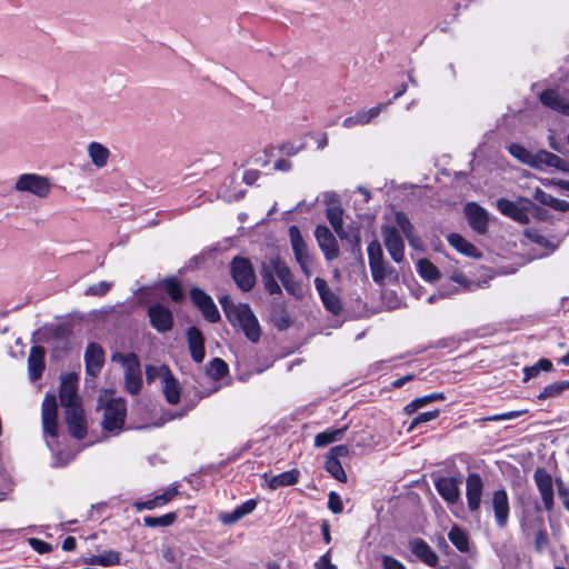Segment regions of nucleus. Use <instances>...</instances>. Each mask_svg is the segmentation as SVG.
Returning <instances> with one entry per match:
<instances>
[{"label":"nucleus","instance_id":"23","mask_svg":"<svg viewBox=\"0 0 569 569\" xmlns=\"http://www.w3.org/2000/svg\"><path fill=\"white\" fill-rule=\"evenodd\" d=\"M540 101L543 106L569 116V100L563 98L559 92L555 90H546L540 94Z\"/></svg>","mask_w":569,"mask_h":569},{"label":"nucleus","instance_id":"52","mask_svg":"<svg viewBox=\"0 0 569 569\" xmlns=\"http://www.w3.org/2000/svg\"><path fill=\"white\" fill-rule=\"evenodd\" d=\"M112 287L111 282L100 281L98 283L91 284L86 289L87 296H104Z\"/></svg>","mask_w":569,"mask_h":569},{"label":"nucleus","instance_id":"39","mask_svg":"<svg viewBox=\"0 0 569 569\" xmlns=\"http://www.w3.org/2000/svg\"><path fill=\"white\" fill-rule=\"evenodd\" d=\"M417 271L427 281H436L440 278L439 269L428 259H420L417 262Z\"/></svg>","mask_w":569,"mask_h":569},{"label":"nucleus","instance_id":"58","mask_svg":"<svg viewBox=\"0 0 569 569\" xmlns=\"http://www.w3.org/2000/svg\"><path fill=\"white\" fill-rule=\"evenodd\" d=\"M316 569H338L336 565L331 562V550H328L327 553L321 556L315 562Z\"/></svg>","mask_w":569,"mask_h":569},{"label":"nucleus","instance_id":"35","mask_svg":"<svg viewBox=\"0 0 569 569\" xmlns=\"http://www.w3.org/2000/svg\"><path fill=\"white\" fill-rule=\"evenodd\" d=\"M535 199L538 200L540 203L551 207L552 209L566 212L569 210V202L562 199H557L552 197L551 194L545 192L541 189H536L535 191Z\"/></svg>","mask_w":569,"mask_h":569},{"label":"nucleus","instance_id":"37","mask_svg":"<svg viewBox=\"0 0 569 569\" xmlns=\"http://www.w3.org/2000/svg\"><path fill=\"white\" fill-rule=\"evenodd\" d=\"M448 539L460 552L469 551V537L460 527L453 526L448 533Z\"/></svg>","mask_w":569,"mask_h":569},{"label":"nucleus","instance_id":"25","mask_svg":"<svg viewBox=\"0 0 569 569\" xmlns=\"http://www.w3.org/2000/svg\"><path fill=\"white\" fill-rule=\"evenodd\" d=\"M410 550L419 558L422 562L429 567H436L438 562V556L429 547V545L422 539H415L410 542Z\"/></svg>","mask_w":569,"mask_h":569},{"label":"nucleus","instance_id":"34","mask_svg":"<svg viewBox=\"0 0 569 569\" xmlns=\"http://www.w3.org/2000/svg\"><path fill=\"white\" fill-rule=\"evenodd\" d=\"M88 156L97 168H103L110 158V151L100 142H90L88 144Z\"/></svg>","mask_w":569,"mask_h":569},{"label":"nucleus","instance_id":"4","mask_svg":"<svg viewBox=\"0 0 569 569\" xmlns=\"http://www.w3.org/2000/svg\"><path fill=\"white\" fill-rule=\"evenodd\" d=\"M112 361L119 362L123 369L126 389L132 395L140 391L142 380L140 362L133 353H114Z\"/></svg>","mask_w":569,"mask_h":569},{"label":"nucleus","instance_id":"54","mask_svg":"<svg viewBox=\"0 0 569 569\" xmlns=\"http://www.w3.org/2000/svg\"><path fill=\"white\" fill-rule=\"evenodd\" d=\"M202 316L210 322L220 320V313L213 300L209 301L201 309Z\"/></svg>","mask_w":569,"mask_h":569},{"label":"nucleus","instance_id":"20","mask_svg":"<svg viewBox=\"0 0 569 569\" xmlns=\"http://www.w3.org/2000/svg\"><path fill=\"white\" fill-rule=\"evenodd\" d=\"M395 221L401 233L407 238L409 246L417 251H423V242L421 238L415 233V228L408 217L403 212H397Z\"/></svg>","mask_w":569,"mask_h":569},{"label":"nucleus","instance_id":"38","mask_svg":"<svg viewBox=\"0 0 569 569\" xmlns=\"http://www.w3.org/2000/svg\"><path fill=\"white\" fill-rule=\"evenodd\" d=\"M347 430V426L339 429L326 430L316 435L315 437V446L316 447H326L332 442L340 440L343 433Z\"/></svg>","mask_w":569,"mask_h":569},{"label":"nucleus","instance_id":"30","mask_svg":"<svg viewBox=\"0 0 569 569\" xmlns=\"http://www.w3.org/2000/svg\"><path fill=\"white\" fill-rule=\"evenodd\" d=\"M178 495L176 487L167 488L163 493L156 496L153 499L147 501H139L134 503L137 511L151 510L153 508L166 505Z\"/></svg>","mask_w":569,"mask_h":569},{"label":"nucleus","instance_id":"60","mask_svg":"<svg viewBox=\"0 0 569 569\" xmlns=\"http://www.w3.org/2000/svg\"><path fill=\"white\" fill-rule=\"evenodd\" d=\"M556 486L562 503H569V489L565 486L563 481L561 479H556Z\"/></svg>","mask_w":569,"mask_h":569},{"label":"nucleus","instance_id":"55","mask_svg":"<svg viewBox=\"0 0 569 569\" xmlns=\"http://www.w3.org/2000/svg\"><path fill=\"white\" fill-rule=\"evenodd\" d=\"M190 298L199 309L212 300L210 296L198 288H194L190 291Z\"/></svg>","mask_w":569,"mask_h":569},{"label":"nucleus","instance_id":"61","mask_svg":"<svg viewBox=\"0 0 569 569\" xmlns=\"http://www.w3.org/2000/svg\"><path fill=\"white\" fill-rule=\"evenodd\" d=\"M178 556L179 551L173 548L167 547L166 549L162 550V557L167 562L176 563L179 559Z\"/></svg>","mask_w":569,"mask_h":569},{"label":"nucleus","instance_id":"50","mask_svg":"<svg viewBox=\"0 0 569 569\" xmlns=\"http://www.w3.org/2000/svg\"><path fill=\"white\" fill-rule=\"evenodd\" d=\"M227 370H228V367H227L226 362L219 358H214L209 365L208 373L212 378L219 379L226 375Z\"/></svg>","mask_w":569,"mask_h":569},{"label":"nucleus","instance_id":"31","mask_svg":"<svg viewBox=\"0 0 569 569\" xmlns=\"http://www.w3.org/2000/svg\"><path fill=\"white\" fill-rule=\"evenodd\" d=\"M447 240L458 252L467 257L476 259L481 257V252L471 242L458 233H450L447 237Z\"/></svg>","mask_w":569,"mask_h":569},{"label":"nucleus","instance_id":"45","mask_svg":"<svg viewBox=\"0 0 569 569\" xmlns=\"http://www.w3.org/2000/svg\"><path fill=\"white\" fill-rule=\"evenodd\" d=\"M569 389V381H560L547 385L538 396L539 399H547L561 395L565 390Z\"/></svg>","mask_w":569,"mask_h":569},{"label":"nucleus","instance_id":"12","mask_svg":"<svg viewBox=\"0 0 569 569\" xmlns=\"http://www.w3.org/2000/svg\"><path fill=\"white\" fill-rule=\"evenodd\" d=\"M148 316L151 326L159 332L169 331L173 325V317L170 309L161 303L149 307Z\"/></svg>","mask_w":569,"mask_h":569},{"label":"nucleus","instance_id":"17","mask_svg":"<svg viewBox=\"0 0 569 569\" xmlns=\"http://www.w3.org/2000/svg\"><path fill=\"white\" fill-rule=\"evenodd\" d=\"M64 410V420L70 433L78 439L83 438L86 435V420L81 405Z\"/></svg>","mask_w":569,"mask_h":569},{"label":"nucleus","instance_id":"11","mask_svg":"<svg viewBox=\"0 0 569 569\" xmlns=\"http://www.w3.org/2000/svg\"><path fill=\"white\" fill-rule=\"evenodd\" d=\"M58 406L54 395H47L42 402V427L43 431L51 437L58 431Z\"/></svg>","mask_w":569,"mask_h":569},{"label":"nucleus","instance_id":"47","mask_svg":"<svg viewBox=\"0 0 569 569\" xmlns=\"http://www.w3.org/2000/svg\"><path fill=\"white\" fill-rule=\"evenodd\" d=\"M170 369L167 366H147L146 378L148 382H152L157 378L161 381L170 373Z\"/></svg>","mask_w":569,"mask_h":569},{"label":"nucleus","instance_id":"48","mask_svg":"<svg viewBox=\"0 0 569 569\" xmlns=\"http://www.w3.org/2000/svg\"><path fill=\"white\" fill-rule=\"evenodd\" d=\"M289 236H290V241H291L293 253L308 250L298 227H296V226L290 227Z\"/></svg>","mask_w":569,"mask_h":569},{"label":"nucleus","instance_id":"22","mask_svg":"<svg viewBox=\"0 0 569 569\" xmlns=\"http://www.w3.org/2000/svg\"><path fill=\"white\" fill-rule=\"evenodd\" d=\"M84 360L87 373L93 377L97 376L103 365L102 349L96 343H90L87 347Z\"/></svg>","mask_w":569,"mask_h":569},{"label":"nucleus","instance_id":"6","mask_svg":"<svg viewBox=\"0 0 569 569\" xmlns=\"http://www.w3.org/2000/svg\"><path fill=\"white\" fill-rule=\"evenodd\" d=\"M231 276L237 286L243 290L249 291L256 283V274L251 262L242 257L233 258L231 262Z\"/></svg>","mask_w":569,"mask_h":569},{"label":"nucleus","instance_id":"10","mask_svg":"<svg viewBox=\"0 0 569 569\" xmlns=\"http://www.w3.org/2000/svg\"><path fill=\"white\" fill-rule=\"evenodd\" d=\"M533 480L541 496L545 509L547 511L552 510L555 506L552 477L545 469L538 468L533 473Z\"/></svg>","mask_w":569,"mask_h":569},{"label":"nucleus","instance_id":"57","mask_svg":"<svg viewBox=\"0 0 569 569\" xmlns=\"http://www.w3.org/2000/svg\"><path fill=\"white\" fill-rule=\"evenodd\" d=\"M328 507L333 513H340L343 509L340 496L333 491L329 493Z\"/></svg>","mask_w":569,"mask_h":569},{"label":"nucleus","instance_id":"41","mask_svg":"<svg viewBox=\"0 0 569 569\" xmlns=\"http://www.w3.org/2000/svg\"><path fill=\"white\" fill-rule=\"evenodd\" d=\"M508 151L513 158L523 164L532 167L535 163V153L530 152L519 143H510L508 146Z\"/></svg>","mask_w":569,"mask_h":569},{"label":"nucleus","instance_id":"56","mask_svg":"<svg viewBox=\"0 0 569 569\" xmlns=\"http://www.w3.org/2000/svg\"><path fill=\"white\" fill-rule=\"evenodd\" d=\"M526 410H516V411H508L500 415H493L483 418V421H502V420H512L518 417H520L522 413H525Z\"/></svg>","mask_w":569,"mask_h":569},{"label":"nucleus","instance_id":"2","mask_svg":"<svg viewBox=\"0 0 569 569\" xmlns=\"http://www.w3.org/2000/svg\"><path fill=\"white\" fill-rule=\"evenodd\" d=\"M219 302L232 326L239 327L251 342L260 339L261 329L258 319L247 303L236 305L227 295L221 296Z\"/></svg>","mask_w":569,"mask_h":569},{"label":"nucleus","instance_id":"43","mask_svg":"<svg viewBox=\"0 0 569 569\" xmlns=\"http://www.w3.org/2000/svg\"><path fill=\"white\" fill-rule=\"evenodd\" d=\"M89 562L92 565H100V566H113V565H118L120 562V555L117 551L109 550V551H104L101 555L91 557Z\"/></svg>","mask_w":569,"mask_h":569},{"label":"nucleus","instance_id":"19","mask_svg":"<svg viewBox=\"0 0 569 569\" xmlns=\"http://www.w3.org/2000/svg\"><path fill=\"white\" fill-rule=\"evenodd\" d=\"M387 109V104H378L368 110H359L355 114L347 117L342 121L345 128H352L356 126H365L375 120L383 110Z\"/></svg>","mask_w":569,"mask_h":569},{"label":"nucleus","instance_id":"32","mask_svg":"<svg viewBox=\"0 0 569 569\" xmlns=\"http://www.w3.org/2000/svg\"><path fill=\"white\" fill-rule=\"evenodd\" d=\"M268 487L276 490L280 487L292 486L298 482L299 471L297 469L288 470L276 476L264 475Z\"/></svg>","mask_w":569,"mask_h":569},{"label":"nucleus","instance_id":"16","mask_svg":"<svg viewBox=\"0 0 569 569\" xmlns=\"http://www.w3.org/2000/svg\"><path fill=\"white\" fill-rule=\"evenodd\" d=\"M315 286L325 308L333 315L340 313L342 309L340 298L329 288L326 280L322 278H316Z\"/></svg>","mask_w":569,"mask_h":569},{"label":"nucleus","instance_id":"3","mask_svg":"<svg viewBox=\"0 0 569 569\" xmlns=\"http://www.w3.org/2000/svg\"><path fill=\"white\" fill-rule=\"evenodd\" d=\"M99 402L103 405L104 408L102 419L103 429L114 435L119 433L124 423L127 412L126 402L121 398H107V396L101 397Z\"/></svg>","mask_w":569,"mask_h":569},{"label":"nucleus","instance_id":"64","mask_svg":"<svg viewBox=\"0 0 569 569\" xmlns=\"http://www.w3.org/2000/svg\"><path fill=\"white\" fill-rule=\"evenodd\" d=\"M349 452L348 448L343 445L336 446L330 450V457H336L338 459L339 457H345Z\"/></svg>","mask_w":569,"mask_h":569},{"label":"nucleus","instance_id":"27","mask_svg":"<svg viewBox=\"0 0 569 569\" xmlns=\"http://www.w3.org/2000/svg\"><path fill=\"white\" fill-rule=\"evenodd\" d=\"M188 347L192 359L200 363L204 358L203 337L199 329L192 327L187 331Z\"/></svg>","mask_w":569,"mask_h":569},{"label":"nucleus","instance_id":"28","mask_svg":"<svg viewBox=\"0 0 569 569\" xmlns=\"http://www.w3.org/2000/svg\"><path fill=\"white\" fill-rule=\"evenodd\" d=\"M258 502L256 499H249L237 507L231 512H224L220 515V520L224 525H233L243 517L250 515L257 507Z\"/></svg>","mask_w":569,"mask_h":569},{"label":"nucleus","instance_id":"18","mask_svg":"<svg viewBox=\"0 0 569 569\" xmlns=\"http://www.w3.org/2000/svg\"><path fill=\"white\" fill-rule=\"evenodd\" d=\"M465 213L470 227L478 233H485L488 228L487 211L475 202H470L465 208Z\"/></svg>","mask_w":569,"mask_h":569},{"label":"nucleus","instance_id":"13","mask_svg":"<svg viewBox=\"0 0 569 569\" xmlns=\"http://www.w3.org/2000/svg\"><path fill=\"white\" fill-rule=\"evenodd\" d=\"M483 491V481L478 473H470L466 481V498L471 512L480 509Z\"/></svg>","mask_w":569,"mask_h":569},{"label":"nucleus","instance_id":"29","mask_svg":"<svg viewBox=\"0 0 569 569\" xmlns=\"http://www.w3.org/2000/svg\"><path fill=\"white\" fill-rule=\"evenodd\" d=\"M497 208L502 214L510 217L517 222L528 223L529 221L527 212L522 208H519L515 202L508 199L500 198L497 201Z\"/></svg>","mask_w":569,"mask_h":569},{"label":"nucleus","instance_id":"62","mask_svg":"<svg viewBox=\"0 0 569 569\" xmlns=\"http://www.w3.org/2000/svg\"><path fill=\"white\" fill-rule=\"evenodd\" d=\"M302 148H303L302 144L295 146L293 143L288 142V143L282 144L281 150L287 156H295L300 150H302Z\"/></svg>","mask_w":569,"mask_h":569},{"label":"nucleus","instance_id":"40","mask_svg":"<svg viewBox=\"0 0 569 569\" xmlns=\"http://www.w3.org/2000/svg\"><path fill=\"white\" fill-rule=\"evenodd\" d=\"M327 218L339 237H345L342 209L338 206H330L327 209Z\"/></svg>","mask_w":569,"mask_h":569},{"label":"nucleus","instance_id":"24","mask_svg":"<svg viewBox=\"0 0 569 569\" xmlns=\"http://www.w3.org/2000/svg\"><path fill=\"white\" fill-rule=\"evenodd\" d=\"M543 167L556 168L560 171L569 170L566 161L560 157L549 151L540 150L535 153V163L532 164V168L542 169Z\"/></svg>","mask_w":569,"mask_h":569},{"label":"nucleus","instance_id":"8","mask_svg":"<svg viewBox=\"0 0 569 569\" xmlns=\"http://www.w3.org/2000/svg\"><path fill=\"white\" fill-rule=\"evenodd\" d=\"M369 267L375 282L381 283L387 277V267L383 260L382 248L379 241L373 240L367 248Z\"/></svg>","mask_w":569,"mask_h":569},{"label":"nucleus","instance_id":"63","mask_svg":"<svg viewBox=\"0 0 569 569\" xmlns=\"http://www.w3.org/2000/svg\"><path fill=\"white\" fill-rule=\"evenodd\" d=\"M274 322L276 326L282 330L289 326L290 320L286 312H281L278 317H274Z\"/></svg>","mask_w":569,"mask_h":569},{"label":"nucleus","instance_id":"42","mask_svg":"<svg viewBox=\"0 0 569 569\" xmlns=\"http://www.w3.org/2000/svg\"><path fill=\"white\" fill-rule=\"evenodd\" d=\"M552 369V362L549 359H540L537 363L531 367H526L523 369V381H529L532 378H536L540 371H550Z\"/></svg>","mask_w":569,"mask_h":569},{"label":"nucleus","instance_id":"26","mask_svg":"<svg viewBox=\"0 0 569 569\" xmlns=\"http://www.w3.org/2000/svg\"><path fill=\"white\" fill-rule=\"evenodd\" d=\"M44 369V350L42 347L34 346L30 350L28 358V370L32 381L38 380Z\"/></svg>","mask_w":569,"mask_h":569},{"label":"nucleus","instance_id":"33","mask_svg":"<svg viewBox=\"0 0 569 569\" xmlns=\"http://www.w3.org/2000/svg\"><path fill=\"white\" fill-rule=\"evenodd\" d=\"M162 392L170 405H177L180 400L181 387L178 380L170 372L161 381Z\"/></svg>","mask_w":569,"mask_h":569},{"label":"nucleus","instance_id":"14","mask_svg":"<svg viewBox=\"0 0 569 569\" xmlns=\"http://www.w3.org/2000/svg\"><path fill=\"white\" fill-rule=\"evenodd\" d=\"M491 506L495 519L500 528H505L509 519V498L505 489H498L492 492Z\"/></svg>","mask_w":569,"mask_h":569},{"label":"nucleus","instance_id":"51","mask_svg":"<svg viewBox=\"0 0 569 569\" xmlns=\"http://www.w3.org/2000/svg\"><path fill=\"white\" fill-rule=\"evenodd\" d=\"M295 258H296L297 262L299 263L302 272L307 277H310L311 267H312V258L309 254L308 250L301 251V252L299 251V252L295 253Z\"/></svg>","mask_w":569,"mask_h":569},{"label":"nucleus","instance_id":"5","mask_svg":"<svg viewBox=\"0 0 569 569\" xmlns=\"http://www.w3.org/2000/svg\"><path fill=\"white\" fill-rule=\"evenodd\" d=\"M13 189L17 192H28L37 198L44 199L51 193L52 183L46 176L23 173L16 179Z\"/></svg>","mask_w":569,"mask_h":569},{"label":"nucleus","instance_id":"21","mask_svg":"<svg viewBox=\"0 0 569 569\" xmlns=\"http://www.w3.org/2000/svg\"><path fill=\"white\" fill-rule=\"evenodd\" d=\"M438 493L448 502L456 503L460 499L459 482L451 477H442L435 483Z\"/></svg>","mask_w":569,"mask_h":569},{"label":"nucleus","instance_id":"15","mask_svg":"<svg viewBox=\"0 0 569 569\" xmlns=\"http://www.w3.org/2000/svg\"><path fill=\"white\" fill-rule=\"evenodd\" d=\"M315 237L327 260H333L338 257V242L327 227L318 226L315 230Z\"/></svg>","mask_w":569,"mask_h":569},{"label":"nucleus","instance_id":"59","mask_svg":"<svg viewBox=\"0 0 569 569\" xmlns=\"http://www.w3.org/2000/svg\"><path fill=\"white\" fill-rule=\"evenodd\" d=\"M383 569H407L402 562L391 556L382 557Z\"/></svg>","mask_w":569,"mask_h":569},{"label":"nucleus","instance_id":"7","mask_svg":"<svg viewBox=\"0 0 569 569\" xmlns=\"http://www.w3.org/2000/svg\"><path fill=\"white\" fill-rule=\"evenodd\" d=\"M385 247L397 263H400L405 259V242L400 234V229L397 226L386 224L381 229Z\"/></svg>","mask_w":569,"mask_h":569},{"label":"nucleus","instance_id":"9","mask_svg":"<svg viewBox=\"0 0 569 569\" xmlns=\"http://www.w3.org/2000/svg\"><path fill=\"white\" fill-rule=\"evenodd\" d=\"M60 403L64 409L81 405L78 396V376L68 373L61 376Z\"/></svg>","mask_w":569,"mask_h":569},{"label":"nucleus","instance_id":"53","mask_svg":"<svg viewBox=\"0 0 569 569\" xmlns=\"http://www.w3.org/2000/svg\"><path fill=\"white\" fill-rule=\"evenodd\" d=\"M439 410L427 411L418 415L410 423L408 431H412L418 425L425 423L436 419L439 416Z\"/></svg>","mask_w":569,"mask_h":569},{"label":"nucleus","instance_id":"46","mask_svg":"<svg viewBox=\"0 0 569 569\" xmlns=\"http://www.w3.org/2000/svg\"><path fill=\"white\" fill-rule=\"evenodd\" d=\"M177 516L174 512H169L160 517H146L143 522L147 527H168L172 525Z\"/></svg>","mask_w":569,"mask_h":569},{"label":"nucleus","instance_id":"36","mask_svg":"<svg viewBox=\"0 0 569 569\" xmlns=\"http://www.w3.org/2000/svg\"><path fill=\"white\" fill-rule=\"evenodd\" d=\"M445 399H446V397L442 392H433V393L413 399L411 402L406 405V407L403 408V411L407 415H412L418 409L427 406L428 403H430L432 401L445 400Z\"/></svg>","mask_w":569,"mask_h":569},{"label":"nucleus","instance_id":"1","mask_svg":"<svg viewBox=\"0 0 569 569\" xmlns=\"http://www.w3.org/2000/svg\"><path fill=\"white\" fill-rule=\"evenodd\" d=\"M260 274L263 287L270 295H282V289L276 279L277 277L289 295L295 298H302L301 284L296 281L289 267L278 256L272 254L262 261Z\"/></svg>","mask_w":569,"mask_h":569},{"label":"nucleus","instance_id":"49","mask_svg":"<svg viewBox=\"0 0 569 569\" xmlns=\"http://www.w3.org/2000/svg\"><path fill=\"white\" fill-rule=\"evenodd\" d=\"M167 293L170 296V298L178 302L183 299V291L180 287V283L174 279H168L163 283Z\"/></svg>","mask_w":569,"mask_h":569},{"label":"nucleus","instance_id":"44","mask_svg":"<svg viewBox=\"0 0 569 569\" xmlns=\"http://www.w3.org/2000/svg\"><path fill=\"white\" fill-rule=\"evenodd\" d=\"M326 470L337 480L341 482L347 481V475L342 468L341 462L336 457H329L325 463Z\"/></svg>","mask_w":569,"mask_h":569}]
</instances>
